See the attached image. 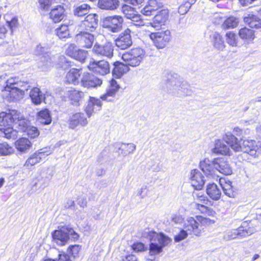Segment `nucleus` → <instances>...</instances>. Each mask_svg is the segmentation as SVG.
<instances>
[{"label":"nucleus","mask_w":261,"mask_h":261,"mask_svg":"<svg viewBox=\"0 0 261 261\" xmlns=\"http://www.w3.org/2000/svg\"><path fill=\"white\" fill-rule=\"evenodd\" d=\"M165 89L168 93L177 97L191 94L189 84L177 74L169 75L165 83Z\"/></svg>","instance_id":"1"},{"label":"nucleus","mask_w":261,"mask_h":261,"mask_svg":"<svg viewBox=\"0 0 261 261\" xmlns=\"http://www.w3.org/2000/svg\"><path fill=\"white\" fill-rule=\"evenodd\" d=\"M142 236L150 241L149 253L151 255L159 253L162 251L163 248L169 244L170 239L163 233H157L155 231L147 229L145 230Z\"/></svg>","instance_id":"2"},{"label":"nucleus","mask_w":261,"mask_h":261,"mask_svg":"<svg viewBox=\"0 0 261 261\" xmlns=\"http://www.w3.org/2000/svg\"><path fill=\"white\" fill-rule=\"evenodd\" d=\"M14 118L10 113L2 112L0 113V136L8 139H12L14 143L16 144V130L11 125L14 123Z\"/></svg>","instance_id":"3"},{"label":"nucleus","mask_w":261,"mask_h":261,"mask_svg":"<svg viewBox=\"0 0 261 261\" xmlns=\"http://www.w3.org/2000/svg\"><path fill=\"white\" fill-rule=\"evenodd\" d=\"M253 222H248L247 221L243 222L238 228L226 231L224 234L223 239L225 241H230L237 238H243L250 236L256 231L253 226Z\"/></svg>","instance_id":"4"},{"label":"nucleus","mask_w":261,"mask_h":261,"mask_svg":"<svg viewBox=\"0 0 261 261\" xmlns=\"http://www.w3.org/2000/svg\"><path fill=\"white\" fill-rule=\"evenodd\" d=\"M33 53L37 56L41 57L37 65L41 71H47L53 66L55 57L51 55L48 48L45 45L37 44L34 48Z\"/></svg>","instance_id":"5"},{"label":"nucleus","mask_w":261,"mask_h":261,"mask_svg":"<svg viewBox=\"0 0 261 261\" xmlns=\"http://www.w3.org/2000/svg\"><path fill=\"white\" fill-rule=\"evenodd\" d=\"M146 57L145 51L141 47L134 48L122 55V59L126 64L132 67L139 66Z\"/></svg>","instance_id":"6"},{"label":"nucleus","mask_w":261,"mask_h":261,"mask_svg":"<svg viewBox=\"0 0 261 261\" xmlns=\"http://www.w3.org/2000/svg\"><path fill=\"white\" fill-rule=\"evenodd\" d=\"M197 219L198 221L193 217H189L184 221L183 227L189 232V235H194L197 237L200 236L203 228L202 226L200 225L199 222L207 223L210 221V219L201 216L197 217Z\"/></svg>","instance_id":"7"},{"label":"nucleus","mask_w":261,"mask_h":261,"mask_svg":"<svg viewBox=\"0 0 261 261\" xmlns=\"http://www.w3.org/2000/svg\"><path fill=\"white\" fill-rule=\"evenodd\" d=\"M149 38L157 48L163 49L170 41L171 32L169 30L152 32L149 34Z\"/></svg>","instance_id":"8"},{"label":"nucleus","mask_w":261,"mask_h":261,"mask_svg":"<svg viewBox=\"0 0 261 261\" xmlns=\"http://www.w3.org/2000/svg\"><path fill=\"white\" fill-rule=\"evenodd\" d=\"M70 235H73L74 239L78 237L77 234L72 229L62 227L54 231L53 238L57 244L62 246L68 241Z\"/></svg>","instance_id":"9"},{"label":"nucleus","mask_w":261,"mask_h":261,"mask_svg":"<svg viewBox=\"0 0 261 261\" xmlns=\"http://www.w3.org/2000/svg\"><path fill=\"white\" fill-rule=\"evenodd\" d=\"M123 21V18L119 15L107 16L103 19L102 26L109 31L116 33L121 29Z\"/></svg>","instance_id":"10"},{"label":"nucleus","mask_w":261,"mask_h":261,"mask_svg":"<svg viewBox=\"0 0 261 261\" xmlns=\"http://www.w3.org/2000/svg\"><path fill=\"white\" fill-rule=\"evenodd\" d=\"M120 89L118 82L114 79H112L107 86L106 93L100 96V99L108 102H113Z\"/></svg>","instance_id":"11"},{"label":"nucleus","mask_w":261,"mask_h":261,"mask_svg":"<svg viewBox=\"0 0 261 261\" xmlns=\"http://www.w3.org/2000/svg\"><path fill=\"white\" fill-rule=\"evenodd\" d=\"M79 32L74 37V40L77 45L81 47L91 48L95 40L94 35L88 32Z\"/></svg>","instance_id":"12"},{"label":"nucleus","mask_w":261,"mask_h":261,"mask_svg":"<svg viewBox=\"0 0 261 261\" xmlns=\"http://www.w3.org/2000/svg\"><path fill=\"white\" fill-rule=\"evenodd\" d=\"M92 51L98 57L110 59L113 56V45L111 42H107L104 44L96 43L92 48Z\"/></svg>","instance_id":"13"},{"label":"nucleus","mask_w":261,"mask_h":261,"mask_svg":"<svg viewBox=\"0 0 261 261\" xmlns=\"http://www.w3.org/2000/svg\"><path fill=\"white\" fill-rule=\"evenodd\" d=\"M89 69L95 74L105 75L110 73V64L108 61L101 60L90 62L88 65Z\"/></svg>","instance_id":"14"},{"label":"nucleus","mask_w":261,"mask_h":261,"mask_svg":"<svg viewBox=\"0 0 261 261\" xmlns=\"http://www.w3.org/2000/svg\"><path fill=\"white\" fill-rule=\"evenodd\" d=\"M98 16L95 14L88 15L79 24V30L93 32L97 27Z\"/></svg>","instance_id":"15"},{"label":"nucleus","mask_w":261,"mask_h":261,"mask_svg":"<svg viewBox=\"0 0 261 261\" xmlns=\"http://www.w3.org/2000/svg\"><path fill=\"white\" fill-rule=\"evenodd\" d=\"M242 151L256 158L261 153V148L259 144H257L255 141L246 139L243 140L242 142Z\"/></svg>","instance_id":"16"},{"label":"nucleus","mask_w":261,"mask_h":261,"mask_svg":"<svg viewBox=\"0 0 261 261\" xmlns=\"http://www.w3.org/2000/svg\"><path fill=\"white\" fill-rule=\"evenodd\" d=\"M169 17V11L168 9H162L154 16L152 22L149 24L151 27L156 30L162 28V26L165 25Z\"/></svg>","instance_id":"17"},{"label":"nucleus","mask_w":261,"mask_h":261,"mask_svg":"<svg viewBox=\"0 0 261 261\" xmlns=\"http://www.w3.org/2000/svg\"><path fill=\"white\" fill-rule=\"evenodd\" d=\"M130 33V30L127 29L115 40V44L118 48L125 49L132 45V40Z\"/></svg>","instance_id":"18"},{"label":"nucleus","mask_w":261,"mask_h":261,"mask_svg":"<svg viewBox=\"0 0 261 261\" xmlns=\"http://www.w3.org/2000/svg\"><path fill=\"white\" fill-rule=\"evenodd\" d=\"M224 141L234 151H242L243 139L239 140L234 135L228 133L224 136Z\"/></svg>","instance_id":"19"},{"label":"nucleus","mask_w":261,"mask_h":261,"mask_svg":"<svg viewBox=\"0 0 261 261\" xmlns=\"http://www.w3.org/2000/svg\"><path fill=\"white\" fill-rule=\"evenodd\" d=\"M102 81L88 73H85L81 80L82 85L87 88H95L101 86Z\"/></svg>","instance_id":"20"},{"label":"nucleus","mask_w":261,"mask_h":261,"mask_svg":"<svg viewBox=\"0 0 261 261\" xmlns=\"http://www.w3.org/2000/svg\"><path fill=\"white\" fill-rule=\"evenodd\" d=\"M190 179L192 186L196 190L202 188L205 180L204 176L198 169L192 170L190 172Z\"/></svg>","instance_id":"21"},{"label":"nucleus","mask_w":261,"mask_h":261,"mask_svg":"<svg viewBox=\"0 0 261 261\" xmlns=\"http://www.w3.org/2000/svg\"><path fill=\"white\" fill-rule=\"evenodd\" d=\"M214 165L216 170L224 175H228L232 173L231 167L228 162L224 158L215 159Z\"/></svg>","instance_id":"22"},{"label":"nucleus","mask_w":261,"mask_h":261,"mask_svg":"<svg viewBox=\"0 0 261 261\" xmlns=\"http://www.w3.org/2000/svg\"><path fill=\"white\" fill-rule=\"evenodd\" d=\"M212 150L213 153L217 154L230 155L231 154L229 145L224 141V137L223 140L218 139L215 141L214 147Z\"/></svg>","instance_id":"23"},{"label":"nucleus","mask_w":261,"mask_h":261,"mask_svg":"<svg viewBox=\"0 0 261 261\" xmlns=\"http://www.w3.org/2000/svg\"><path fill=\"white\" fill-rule=\"evenodd\" d=\"M88 124V120L82 113H76L72 115L69 120V127L74 129L79 124L84 126Z\"/></svg>","instance_id":"24"},{"label":"nucleus","mask_w":261,"mask_h":261,"mask_svg":"<svg viewBox=\"0 0 261 261\" xmlns=\"http://www.w3.org/2000/svg\"><path fill=\"white\" fill-rule=\"evenodd\" d=\"M42 170L37 172L32 180V186L36 189H44L48 184V178L44 176Z\"/></svg>","instance_id":"25"},{"label":"nucleus","mask_w":261,"mask_h":261,"mask_svg":"<svg viewBox=\"0 0 261 261\" xmlns=\"http://www.w3.org/2000/svg\"><path fill=\"white\" fill-rule=\"evenodd\" d=\"M199 167L201 170L206 175L214 174L216 170L214 160L211 161L207 158H205L200 162Z\"/></svg>","instance_id":"26"},{"label":"nucleus","mask_w":261,"mask_h":261,"mask_svg":"<svg viewBox=\"0 0 261 261\" xmlns=\"http://www.w3.org/2000/svg\"><path fill=\"white\" fill-rule=\"evenodd\" d=\"M163 6V4L157 0H149L147 5L141 10V13L146 16H149L152 12L161 8Z\"/></svg>","instance_id":"27"},{"label":"nucleus","mask_w":261,"mask_h":261,"mask_svg":"<svg viewBox=\"0 0 261 261\" xmlns=\"http://www.w3.org/2000/svg\"><path fill=\"white\" fill-rule=\"evenodd\" d=\"M114 68L112 71V74L114 78L120 79L123 75L129 71L128 65L120 62H115L113 64Z\"/></svg>","instance_id":"28"},{"label":"nucleus","mask_w":261,"mask_h":261,"mask_svg":"<svg viewBox=\"0 0 261 261\" xmlns=\"http://www.w3.org/2000/svg\"><path fill=\"white\" fill-rule=\"evenodd\" d=\"M211 38L213 46L216 49L219 51L223 50L225 45L222 35L218 33L215 32L211 35Z\"/></svg>","instance_id":"29"},{"label":"nucleus","mask_w":261,"mask_h":261,"mask_svg":"<svg viewBox=\"0 0 261 261\" xmlns=\"http://www.w3.org/2000/svg\"><path fill=\"white\" fill-rule=\"evenodd\" d=\"M29 96L32 102L35 105L40 104L44 100V95L42 94L40 89L38 88H33L29 93Z\"/></svg>","instance_id":"30"},{"label":"nucleus","mask_w":261,"mask_h":261,"mask_svg":"<svg viewBox=\"0 0 261 261\" xmlns=\"http://www.w3.org/2000/svg\"><path fill=\"white\" fill-rule=\"evenodd\" d=\"M206 193L209 197L214 200H219L221 195V190L215 184H211L207 186Z\"/></svg>","instance_id":"31"},{"label":"nucleus","mask_w":261,"mask_h":261,"mask_svg":"<svg viewBox=\"0 0 261 261\" xmlns=\"http://www.w3.org/2000/svg\"><path fill=\"white\" fill-rule=\"evenodd\" d=\"M119 5L118 0H99L98 6L101 9L107 10H114Z\"/></svg>","instance_id":"32"},{"label":"nucleus","mask_w":261,"mask_h":261,"mask_svg":"<svg viewBox=\"0 0 261 261\" xmlns=\"http://www.w3.org/2000/svg\"><path fill=\"white\" fill-rule=\"evenodd\" d=\"M5 90L8 93V94L12 100L15 99L16 96V82L15 78H10L7 80Z\"/></svg>","instance_id":"33"},{"label":"nucleus","mask_w":261,"mask_h":261,"mask_svg":"<svg viewBox=\"0 0 261 261\" xmlns=\"http://www.w3.org/2000/svg\"><path fill=\"white\" fill-rule=\"evenodd\" d=\"M244 22L250 28L259 29L261 28V19L253 14H247L244 17Z\"/></svg>","instance_id":"34"},{"label":"nucleus","mask_w":261,"mask_h":261,"mask_svg":"<svg viewBox=\"0 0 261 261\" xmlns=\"http://www.w3.org/2000/svg\"><path fill=\"white\" fill-rule=\"evenodd\" d=\"M64 9L61 6H58L56 8L53 9L50 13V18L55 23L58 22L62 20L64 17Z\"/></svg>","instance_id":"35"},{"label":"nucleus","mask_w":261,"mask_h":261,"mask_svg":"<svg viewBox=\"0 0 261 261\" xmlns=\"http://www.w3.org/2000/svg\"><path fill=\"white\" fill-rule=\"evenodd\" d=\"M81 73V70L72 68L68 71L66 75V81L69 84H78L80 82L79 77Z\"/></svg>","instance_id":"36"},{"label":"nucleus","mask_w":261,"mask_h":261,"mask_svg":"<svg viewBox=\"0 0 261 261\" xmlns=\"http://www.w3.org/2000/svg\"><path fill=\"white\" fill-rule=\"evenodd\" d=\"M90 8V6L87 4H79L74 6L73 12L75 16L82 17L89 13Z\"/></svg>","instance_id":"37"},{"label":"nucleus","mask_w":261,"mask_h":261,"mask_svg":"<svg viewBox=\"0 0 261 261\" xmlns=\"http://www.w3.org/2000/svg\"><path fill=\"white\" fill-rule=\"evenodd\" d=\"M38 120L42 124L45 125L50 124L51 122V117L49 110L45 109L38 112Z\"/></svg>","instance_id":"38"},{"label":"nucleus","mask_w":261,"mask_h":261,"mask_svg":"<svg viewBox=\"0 0 261 261\" xmlns=\"http://www.w3.org/2000/svg\"><path fill=\"white\" fill-rule=\"evenodd\" d=\"M32 144L26 138H21L17 140V151L21 153L27 152L31 147Z\"/></svg>","instance_id":"39"},{"label":"nucleus","mask_w":261,"mask_h":261,"mask_svg":"<svg viewBox=\"0 0 261 261\" xmlns=\"http://www.w3.org/2000/svg\"><path fill=\"white\" fill-rule=\"evenodd\" d=\"M239 35L242 39L247 41H252L255 38L254 31L246 27L239 30Z\"/></svg>","instance_id":"40"},{"label":"nucleus","mask_w":261,"mask_h":261,"mask_svg":"<svg viewBox=\"0 0 261 261\" xmlns=\"http://www.w3.org/2000/svg\"><path fill=\"white\" fill-rule=\"evenodd\" d=\"M136 149V145L134 143H121L119 149L121 150L120 153L123 156H126L128 154L133 153Z\"/></svg>","instance_id":"41"},{"label":"nucleus","mask_w":261,"mask_h":261,"mask_svg":"<svg viewBox=\"0 0 261 261\" xmlns=\"http://www.w3.org/2000/svg\"><path fill=\"white\" fill-rule=\"evenodd\" d=\"M42 160L39 153L36 152L32 154L25 162L24 166L28 169H31L32 167L39 163Z\"/></svg>","instance_id":"42"},{"label":"nucleus","mask_w":261,"mask_h":261,"mask_svg":"<svg viewBox=\"0 0 261 261\" xmlns=\"http://www.w3.org/2000/svg\"><path fill=\"white\" fill-rule=\"evenodd\" d=\"M30 125V122L24 117H20L17 114V132H25L27 129Z\"/></svg>","instance_id":"43"},{"label":"nucleus","mask_w":261,"mask_h":261,"mask_svg":"<svg viewBox=\"0 0 261 261\" xmlns=\"http://www.w3.org/2000/svg\"><path fill=\"white\" fill-rule=\"evenodd\" d=\"M239 23L238 19L231 16L227 18L222 25L223 29H230L236 28Z\"/></svg>","instance_id":"44"},{"label":"nucleus","mask_w":261,"mask_h":261,"mask_svg":"<svg viewBox=\"0 0 261 261\" xmlns=\"http://www.w3.org/2000/svg\"><path fill=\"white\" fill-rule=\"evenodd\" d=\"M56 33L60 39L68 38L69 36V31L67 25H61L56 29Z\"/></svg>","instance_id":"45"},{"label":"nucleus","mask_w":261,"mask_h":261,"mask_svg":"<svg viewBox=\"0 0 261 261\" xmlns=\"http://www.w3.org/2000/svg\"><path fill=\"white\" fill-rule=\"evenodd\" d=\"M227 43L230 46L236 47L238 43L237 35L232 32H228L225 35Z\"/></svg>","instance_id":"46"},{"label":"nucleus","mask_w":261,"mask_h":261,"mask_svg":"<svg viewBox=\"0 0 261 261\" xmlns=\"http://www.w3.org/2000/svg\"><path fill=\"white\" fill-rule=\"evenodd\" d=\"M14 152V149L7 143H0V155H7Z\"/></svg>","instance_id":"47"},{"label":"nucleus","mask_w":261,"mask_h":261,"mask_svg":"<svg viewBox=\"0 0 261 261\" xmlns=\"http://www.w3.org/2000/svg\"><path fill=\"white\" fill-rule=\"evenodd\" d=\"M88 56V51L82 49L76 50L73 58L81 62H84Z\"/></svg>","instance_id":"48"},{"label":"nucleus","mask_w":261,"mask_h":261,"mask_svg":"<svg viewBox=\"0 0 261 261\" xmlns=\"http://www.w3.org/2000/svg\"><path fill=\"white\" fill-rule=\"evenodd\" d=\"M68 95L71 100L77 102L84 96V93L74 89L69 91Z\"/></svg>","instance_id":"49"},{"label":"nucleus","mask_w":261,"mask_h":261,"mask_svg":"<svg viewBox=\"0 0 261 261\" xmlns=\"http://www.w3.org/2000/svg\"><path fill=\"white\" fill-rule=\"evenodd\" d=\"M122 12L126 18L130 19L136 14V11L131 7L125 5L122 7Z\"/></svg>","instance_id":"50"},{"label":"nucleus","mask_w":261,"mask_h":261,"mask_svg":"<svg viewBox=\"0 0 261 261\" xmlns=\"http://www.w3.org/2000/svg\"><path fill=\"white\" fill-rule=\"evenodd\" d=\"M27 135L31 139H34L38 137L40 132L36 127L30 125L27 129Z\"/></svg>","instance_id":"51"},{"label":"nucleus","mask_w":261,"mask_h":261,"mask_svg":"<svg viewBox=\"0 0 261 261\" xmlns=\"http://www.w3.org/2000/svg\"><path fill=\"white\" fill-rule=\"evenodd\" d=\"M188 234L189 232L183 227L180 229L179 232L174 236V241L176 242H179L186 239Z\"/></svg>","instance_id":"52"},{"label":"nucleus","mask_w":261,"mask_h":261,"mask_svg":"<svg viewBox=\"0 0 261 261\" xmlns=\"http://www.w3.org/2000/svg\"><path fill=\"white\" fill-rule=\"evenodd\" d=\"M193 0L190 2H185L184 4L179 6L178 8V12L180 14H186L190 9L192 5Z\"/></svg>","instance_id":"53"},{"label":"nucleus","mask_w":261,"mask_h":261,"mask_svg":"<svg viewBox=\"0 0 261 261\" xmlns=\"http://www.w3.org/2000/svg\"><path fill=\"white\" fill-rule=\"evenodd\" d=\"M101 100V99L100 98L98 99L94 97L90 96L88 101L90 102V106L93 105L96 110H100L102 107V102Z\"/></svg>","instance_id":"54"},{"label":"nucleus","mask_w":261,"mask_h":261,"mask_svg":"<svg viewBox=\"0 0 261 261\" xmlns=\"http://www.w3.org/2000/svg\"><path fill=\"white\" fill-rule=\"evenodd\" d=\"M132 21V23L134 25L136 26H143L145 25V22L144 20L141 18V15L136 13L133 18L130 19Z\"/></svg>","instance_id":"55"},{"label":"nucleus","mask_w":261,"mask_h":261,"mask_svg":"<svg viewBox=\"0 0 261 261\" xmlns=\"http://www.w3.org/2000/svg\"><path fill=\"white\" fill-rule=\"evenodd\" d=\"M193 195L195 199L197 200L203 204H206L208 202L207 198L204 196L203 194L201 192H195L193 193Z\"/></svg>","instance_id":"56"},{"label":"nucleus","mask_w":261,"mask_h":261,"mask_svg":"<svg viewBox=\"0 0 261 261\" xmlns=\"http://www.w3.org/2000/svg\"><path fill=\"white\" fill-rule=\"evenodd\" d=\"M53 2V0H39V7L41 9L47 11L49 9Z\"/></svg>","instance_id":"57"},{"label":"nucleus","mask_w":261,"mask_h":261,"mask_svg":"<svg viewBox=\"0 0 261 261\" xmlns=\"http://www.w3.org/2000/svg\"><path fill=\"white\" fill-rule=\"evenodd\" d=\"M90 105V102L88 101L87 105L85 109V111L89 117H91L93 114L100 110H96L93 105H91V106Z\"/></svg>","instance_id":"58"},{"label":"nucleus","mask_w":261,"mask_h":261,"mask_svg":"<svg viewBox=\"0 0 261 261\" xmlns=\"http://www.w3.org/2000/svg\"><path fill=\"white\" fill-rule=\"evenodd\" d=\"M81 249V247L77 245H71L68 249V252L74 257H75Z\"/></svg>","instance_id":"59"},{"label":"nucleus","mask_w":261,"mask_h":261,"mask_svg":"<svg viewBox=\"0 0 261 261\" xmlns=\"http://www.w3.org/2000/svg\"><path fill=\"white\" fill-rule=\"evenodd\" d=\"M75 49H76V45L74 44H72V43L68 45V46L66 49V53L69 56L73 58L74 54L76 51V50Z\"/></svg>","instance_id":"60"},{"label":"nucleus","mask_w":261,"mask_h":261,"mask_svg":"<svg viewBox=\"0 0 261 261\" xmlns=\"http://www.w3.org/2000/svg\"><path fill=\"white\" fill-rule=\"evenodd\" d=\"M132 249L135 252H142L145 250L144 244L141 242L135 243L132 246Z\"/></svg>","instance_id":"61"},{"label":"nucleus","mask_w":261,"mask_h":261,"mask_svg":"<svg viewBox=\"0 0 261 261\" xmlns=\"http://www.w3.org/2000/svg\"><path fill=\"white\" fill-rule=\"evenodd\" d=\"M28 90V88L19 89L17 88V100L23 98L25 94V92H27Z\"/></svg>","instance_id":"62"},{"label":"nucleus","mask_w":261,"mask_h":261,"mask_svg":"<svg viewBox=\"0 0 261 261\" xmlns=\"http://www.w3.org/2000/svg\"><path fill=\"white\" fill-rule=\"evenodd\" d=\"M147 188L146 186H143L139 191L138 194L141 198H144L147 194Z\"/></svg>","instance_id":"63"},{"label":"nucleus","mask_w":261,"mask_h":261,"mask_svg":"<svg viewBox=\"0 0 261 261\" xmlns=\"http://www.w3.org/2000/svg\"><path fill=\"white\" fill-rule=\"evenodd\" d=\"M171 221L175 224H179L183 221V218L180 215H173L171 217Z\"/></svg>","instance_id":"64"}]
</instances>
